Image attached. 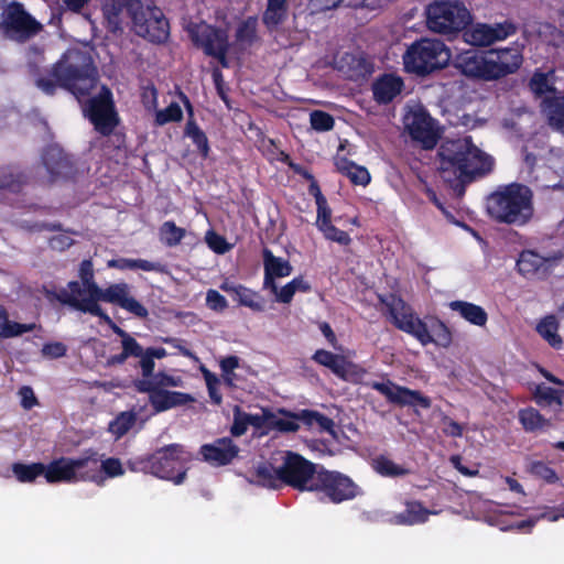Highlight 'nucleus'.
Wrapping results in <instances>:
<instances>
[{"label":"nucleus","mask_w":564,"mask_h":564,"mask_svg":"<svg viewBox=\"0 0 564 564\" xmlns=\"http://www.w3.org/2000/svg\"><path fill=\"white\" fill-rule=\"evenodd\" d=\"M438 170L456 196L462 197L466 187L490 174L495 161L480 150L470 135L444 140L438 150Z\"/></svg>","instance_id":"1"},{"label":"nucleus","mask_w":564,"mask_h":564,"mask_svg":"<svg viewBox=\"0 0 564 564\" xmlns=\"http://www.w3.org/2000/svg\"><path fill=\"white\" fill-rule=\"evenodd\" d=\"M101 11L105 28L110 33L122 31L127 15L133 32L151 43H165L170 36L169 20L154 0H104Z\"/></svg>","instance_id":"2"},{"label":"nucleus","mask_w":564,"mask_h":564,"mask_svg":"<svg viewBox=\"0 0 564 564\" xmlns=\"http://www.w3.org/2000/svg\"><path fill=\"white\" fill-rule=\"evenodd\" d=\"M98 82L97 68L89 54L67 50L50 69V77L39 76L36 86L46 95H54L57 87L72 93L79 101L88 97Z\"/></svg>","instance_id":"3"},{"label":"nucleus","mask_w":564,"mask_h":564,"mask_svg":"<svg viewBox=\"0 0 564 564\" xmlns=\"http://www.w3.org/2000/svg\"><path fill=\"white\" fill-rule=\"evenodd\" d=\"M379 302L387 308L391 323L414 337L422 346L435 344L447 348L453 341L448 326L438 317L423 321L413 308L398 294L379 295Z\"/></svg>","instance_id":"4"},{"label":"nucleus","mask_w":564,"mask_h":564,"mask_svg":"<svg viewBox=\"0 0 564 564\" xmlns=\"http://www.w3.org/2000/svg\"><path fill=\"white\" fill-rule=\"evenodd\" d=\"M317 470L313 462L299 453L285 451L282 452L279 466H274L272 460L258 464L250 482L269 489L286 485L299 491H310Z\"/></svg>","instance_id":"5"},{"label":"nucleus","mask_w":564,"mask_h":564,"mask_svg":"<svg viewBox=\"0 0 564 564\" xmlns=\"http://www.w3.org/2000/svg\"><path fill=\"white\" fill-rule=\"evenodd\" d=\"M532 189L522 183L499 185L486 198V210L497 224L523 227L534 216Z\"/></svg>","instance_id":"6"},{"label":"nucleus","mask_w":564,"mask_h":564,"mask_svg":"<svg viewBox=\"0 0 564 564\" xmlns=\"http://www.w3.org/2000/svg\"><path fill=\"white\" fill-rule=\"evenodd\" d=\"M189 454L182 444L173 443L156 449L154 453L140 456L129 462L131 470L151 474L161 479L181 485L186 478L185 464Z\"/></svg>","instance_id":"7"},{"label":"nucleus","mask_w":564,"mask_h":564,"mask_svg":"<svg viewBox=\"0 0 564 564\" xmlns=\"http://www.w3.org/2000/svg\"><path fill=\"white\" fill-rule=\"evenodd\" d=\"M449 59L451 51L444 42L427 37L414 41L403 54L405 70L417 76L445 68Z\"/></svg>","instance_id":"8"},{"label":"nucleus","mask_w":564,"mask_h":564,"mask_svg":"<svg viewBox=\"0 0 564 564\" xmlns=\"http://www.w3.org/2000/svg\"><path fill=\"white\" fill-rule=\"evenodd\" d=\"M470 21V12L458 1H434L426 8V24L435 33H457L464 30Z\"/></svg>","instance_id":"9"},{"label":"nucleus","mask_w":564,"mask_h":564,"mask_svg":"<svg viewBox=\"0 0 564 564\" xmlns=\"http://www.w3.org/2000/svg\"><path fill=\"white\" fill-rule=\"evenodd\" d=\"M310 491L321 492V501L335 505L352 500L360 495L359 486L347 475L321 467Z\"/></svg>","instance_id":"10"},{"label":"nucleus","mask_w":564,"mask_h":564,"mask_svg":"<svg viewBox=\"0 0 564 564\" xmlns=\"http://www.w3.org/2000/svg\"><path fill=\"white\" fill-rule=\"evenodd\" d=\"M83 111L94 129L104 137L111 135L120 123L112 93L106 86L98 95L86 100Z\"/></svg>","instance_id":"11"},{"label":"nucleus","mask_w":564,"mask_h":564,"mask_svg":"<svg viewBox=\"0 0 564 564\" xmlns=\"http://www.w3.org/2000/svg\"><path fill=\"white\" fill-rule=\"evenodd\" d=\"M4 34L18 42H25L39 34L43 25L20 2L13 1L1 13Z\"/></svg>","instance_id":"12"},{"label":"nucleus","mask_w":564,"mask_h":564,"mask_svg":"<svg viewBox=\"0 0 564 564\" xmlns=\"http://www.w3.org/2000/svg\"><path fill=\"white\" fill-rule=\"evenodd\" d=\"M368 386L382 394L391 404L413 408L415 414H419V408L427 410L432 405L431 398L420 390L399 386L391 380H387V382L372 381Z\"/></svg>","instance_id":"13"},{"label":"nucleus","mask_w":564,"mask_h":564,"mask_svg":"<svg viewBox=\"0 0 564 564\" xmlns=\"http://www.w3.org/2000/svg\"><path fill=\"white\" fill-rule=\"evenodd\" d=\"M524 45L512 42L509 46H496L488 51L492 82L516 74L522 66Z\"/></svg>","instance_id":"14"},{"label":"nucleus","mask_w":564,"mask_h":564,"mask_svg":"<svg viewBox=\"0 0 564 564\" xmlns=\"http://www.w3.org/2000/svg\"><path fill=\"white\" fill-rule=\"evenodd\" d=\"M435 120L426 110L419 109L404 117L405 129L413 141L420 142L423 149H433L438 140L434 127Z\"/></svg>","instance_id":"15"},{"label":"nucleus","mask_w":564,"mask_h":564,"mask_svg":"<svg viewBox=\"0 0 564 564\" xmlns=\"http://www.w3.org/2000/svg\"><path fill=\"white\" fill-rule=\"evenodd\" d=\"M188 32L193 44L203 50L206 56L215 54L218 47L229 42L227 30L205 22L192 25Z\"/></svg>","instance_id":"16"},{"label":"nucleus","mask_w":564,"mask_h":564,"mask_svg":"<svg viewBox=\"0 0 564 564\" xmlns=\"http://www.w3.org/2000/svg\"><path fill=\"white\" fill-rule=\"evenodd\" d=\"M455 67L468 78L492 82L488 51H465L456 57Z\"/></svg>","instance_id":"17"},{"label":"nucleus","mask_w":564,"mask_h":564,"mask_svg":"<svg viewBox=\"0 0 564 564\" xmlns=\"http://www.w3.org/2000/svg\"><path fill=\"white\" fill-rule=\"evenodd\" d=\"M240 448L228 437L216 438L213 443L200 446L199 453L204 460L213 466H226L238 457Z\"/></svg>","instance_id":"18"},{"label":"nucleus","mask_w":564,"mask_h":564,"mask_svg":"<svg viewBox=\"0 0 564 564\" xmlns=\"http://www.w3.org/2000/svg\"><path fill=\"white\" fill-rule=\"evenodd\" d=\"M137 391L149 394V403L158 413L186 405L194 401V398L188 393L166 389H154L149 383H142V389Z\"/></svg>","instance_id":"19"},{"label":"nucleus","mask_w":564,"mask_h":564,"mask_svg":"<svg viewBox=\"0 0 564 564\" xmlns=\"http://www.w3.org/2000/svg\"><path fill=\"white\" fill-rule=\"evenodd\" d=\"M102 302L117 304L139 318H147L148 308L137 299L129 296V285L127 283H115L104 290Z\"/></svg>","instance_id":"20"},{"label":"nucleus","mask_w":564,"mask_h":564,"mask_svg":"<svg viewBox=\"0 0 564 564\" xmlns=\"http://www.w3.org/2000/svg\"><path fill=\"white\" fill-rule=\"evenodd\" d=\"M517 28L511 22H505L490 26L487 24H478L476 28L465 33L467 42L475 46H489L496 41H501L514 34Z\"/></svg>","instance_id":"21"},{"label":"nucleus","mask_w":564,"mask_h":564,"mask_svg":"<svg viewBox=\"0 0 564 564\" xmlns=\"http://www.w3.org/2000/svg\"><path fill=\"white\" fill-rule=\"evenodd\" d=\"M42 162L52 181L58 177H69L74 173V163L70 156L58 145H48L42 154Z\"/></svg>","instance_id":"22"},{"label":"nucleus","mask_w":564,"mask_h":564,"mask_svg":"<svg viewBox=\"0 0 564 564\" xmlns=\"http://www.w3.org/2000/svg\"><path fill=\"white\" fill-rule=\"evenodd\" d=\"M82 462H72L69 457H59L45 465L44 478L48 484L75 482V467H82Z\"/></svg>","instance_id":"23"},{"label":"nucleus","mask_w":564,"mask_h":564,"mask_svg":"<svg viewBox=\"0 0 564 564\" xmlns=\"http://www.w3.org/2000/svg\"><path fill=\"white\" fill-rule=\"evenodd\" d=\"M72 462H82V467H75V482L93 481L97 485L104 484V477L99 470V456L96 451L89 449L86 454L78 458H72Z\"/></svg>","instance_id":"24"},{"label":"nucleus","mask_w":564,"mask_h":564,"mask_svg":"<svg viewBox=\"0 0 564 564\" xmlns=\"http://www.w3.org/2000/svg\"><path fill=\"white\" fill-rule=\"evenodd\" d=\"M403 86L401 77L384 74L373 83V97L379 104H389L401 94Z\"/></svg>","instance_id":"25"},{"label":"nucleus","mask_w":564,"mask_h":564,"mask_svg":"<svg viewBox=\"0 0 564 564\" xmlns=\"http://www.w3.org/2000/svg\"><path fill=\"white\" fill-rule=\"evenodd\" d=\"M185 106L188 111V120L185 124L184 135L189 138L193 144L197 148L202 158L206 159L209 154L210 148L206 133L199 128L194 119L193 107L186 96H183Z\"/></svg>","instance_id":"26"},{"label":"nucleus","mask_w":564,"mask_h":564,"mask_svg":"<svg viewBox=\"0 0 564 564\" xmlns=\"http://www.w3.org/2000/svg\"><path fill=\"white\" fill-rule=\"evenodd\" d=\"M312 360L328 368L335 376L343 380H347L348 367L352 365L346 360L345 356L325 349H317L312 356Z\"/></svg>","instance_id":"27"},{"label":"nucleus","mask_w":564,"mask_h":564,"mask_svg":"<svg viewBox=\"0 0 564 564\" xmlns=\"http://www.w3.org/2000/svg\"><path fill=\"white\" fill-rule=\"evenodd\" d=\"M430 514L431 511L420 501L411 500L405 502L404 511L392 517L391 522L397 525H414L426 522Z\"/></svg>","instance_id":"28"},{"label":"nucleus","mask_w":564,"mask_h":564,"mask_svg":"<svg viewBox=\"0 0 564 564\" xmlns=\"http://www.w3.org/2000/svg\"><path fill=\"white\" fill-rule=\"evenodd\" d=\"M448 307L452 311L457 312L462 318L475 326L482 327L487 324L488 314L485 308L477 304L456 300L449 302Z\"/></svg>","instance_id":"29"},{"label":"nucleus","mask_w":564,"mask_h":564,"mask_svg":"<svg viewBox=\"0 0 564 564\" xmlns=\"http://www.w3.org/2000/svg\"><path fill=\"white\" fill-rule=\"evenodd\" d=\"M26 175L17 166H0V194L2 192L20 193L26 184Z\"/></svg>","instance_id":"30"},{"label":"nucleus","mask_w":564,"mask_h":564,"mask_svg":"<svg viewBox=\"0 0 564 564\" xmlns=\"http://www.w3.org/2000/svg\"><path fill=\"white\" fill-rule=\"evenodd\" d=\"M84 292L88 293V297L80 299L83 305V313H88L93 316L104 317L105 311L98 304L99 301H102L104 290L101 289L94 280L89 282H85L80 284Z\"/></svg>","instance_id":"31"},{"label":"nucleus","mask_w":564,"mask_h":564,"mask_svg":"<svg viewBox=\"0 0 564 564\" xmlns=\"http://www.w3.org/2000/svg\"><path fill=\"white\" fill-rule=\"evenodd\" d=\"M544 109L549 124L555 130L564 133V93L545 98Z\"/></svg>","instance_id":"32"},{"label":"nucleus","mask_w":564,"mask_h":564,"mask_svg":"<svg viewBox=\"0 0 564 564\" xmlns=\"http://www.w3.org/2000/svg\"><path fill=\"white\" fill-rule=\"evenodd\" d=\"M84 294V290L78 281H70L67 289H61L58 292H48V296H53L59 303L68 305L72 308L83 313V305L79 296Z\"/></svg>","instance_id":"33"},{"label":"nucleus","mask_w":564,"mask_h":564,"mask_svg":"<svg viewBox=\"0 0 564 564\" xmlns=\"http://www.w3.org/2000/svg\"><path fill=\"white\" fill-rule=\"evenodd\" d=\"M264 272L278 278L289 276L293 268L289 260L275 257L269 248L262 250Z\"/></svg>","instance_id":"34"},{"label":"nucleus","mask_w":564,"mask_h":564,"mask_svg":"<svg viewBox=\"0 0 564 564\" xmlns=\"http://www.w3.org/2000/svg\"><path fill=\"white\" fill-rule=\"evenodd\" d=\"M544 263L545 259L539 253L531 250H524L520 253L517 260V269L523 276L532 278L539 273Z\"/></svg>","instance_id":"35"},{"label":"nucleus","mask_w":564,"mask_h":564,"mask_svg":"<svg viewBox=\"0 0 564 564\" xmlns=\"http://www.w3.org/2000/svg\"><path fill=\"white\" fill-rule=\"evenodd\" d=\"M536 332L554 349H561L563 339L558 335V323L553 315L545 316L536 326Z\"/></svg>","instance_id":"36"},{"label":"nucleus","mask_w":564,"mask_h":564,"mask_svg":"<svg viewBox=\"0 0 564 564\" xmlns=\"http://www.w3.org/2000/svg\"><path fill=\"white\" fill-rule=\"evenodd\" d=\"M236 42L241 46H252L258 40V18L248 17L242 20L236 29Z\"/></svg>","instance_id":"37"},{"label":"nucleus","mask_w":564,"mask_h":564,"mask_svg":"<svg viewBox=\"0 0 564 564\" xmlns=\"http://www.w3.org/2000/svg\"><path fill=\"white\" fill-rule=\"evenodd\" d=\"M518 420L522 429L528 433H534L550 424V421L533 406L520 409Z\"/></svg>","instance_id":"38"},{"label":"nucleus","mask_w":564,"mask_h":564,"mask_svg":"<svg viewBox=\"0 0 564 564\" xmlns=\"http://www.w3.org/2000/svg\"><path fill=\"white\" fill-rule=\"evenodd\" d=\"M235 300L239 305L248 307L253 312H263L265 310V300L263 296L242 284H238Z\"/></svg>","instance_id":"39"},{"label":"nucleus","mask_w":564,"mask_h":564,"mask_svg":"<svg viewBox=\"0 0 564 564\" xmlns=\"http://www.w3.org/2000/svg\"><path fill=\"white\" fill-rule=\"evenodd\" d=\"M142 383H149L154 389H164L167 387H181L183 380L178 376H171L164 371L154 372L148 379H138L134 381L135 390L142 389Z\"/></svg>","instance_id":"40"},{"label":"nucleus","mask_w":564,"mask_h":564,"mask_svg":"<svg viewBox=\"0 0 564 564\" xmlns=\"http://www.w3.org/2000/svg\"><path fill=\"white\" fill-rule=\"evenodd\" d=\"M109 268H115L119 270H143L147 272L150 271H161L162 265L159 262H152L144 259H128V258H119L112 259L108 261Z\"/></svg>","instance_id":"41"},{"label":"nucleus","mask_w":564,"mask_h":564,"mask_svg":"<svg viewBox=\"0 0 564 564\" xmlns=\"http://www.w3.org/2000/svg\"><path fill=\"white\" fill-rule=\"evenodd\" d=\"M12 473L20 482H33L37 477L44 476L45 464L43 463H14L12 464Z\"/></svg>","instance_id":"42"},{"label":"nucleus","mask_w":564,"mask_h":564,"mask_svg":"<svg viewBox=\"0 0 564 564\" xmlns=\"http://www.w3.org/2000/svg\"><path fill=\"white\" fill-rule=\"evenodd\" d=\"M533 397L536 403L540 405H551L555 403L558 406H562L564 390H556L554 388L545 386L544 383H540L535 387L533 391Z\"/></svg>","instance_id":"43"},{"label":"nucleus","mask_w":564,"mask_h":564,"mask_svg":"<svg viewBox=\"0 0 564 564\" xmlns=\"http://www.w3.org/2000/svg\"><path fill=\"white\" fill-rule=\"evenodd\" d=\"M373 468L378 474L384 477H400L409 474L406 468L395 464L383 455L373 459Z\"/></svg>","instance_id":"44"},{"label":"nucleus","mask_w":564,"mask_h":564,"mask_svg":"<svg viewBox=\"0 0 564 564\" xmlns=\"http://www.w3.org/2000/svg\"><path fill=\"white\" fill-rule=\"evenodd\" d=\"M137 415L133 412H121L109 424V431L116 435L117 438L126 435L134 425Z\"/></svg>","instance_id":"45"},{"label":"nucleus","mask_w":564,"mask_h":564,"mask_svg":"<svg viewBox=\"0 0 564 564\" xmlns=\"http://www.w3.org/2000/svg\"><path fill=\"white\" fill-rule=\"evenodd\" d=\"M122 351L117 355H111L107 364L109 366L123 365L129 357H134L141 354V345L137 341V339L130 340H121Z\"/></svg>","instance_id":"46"},{"label":"nucleus","mask_w":564,"mask_h":564,"mask_svg":"<svg viewBox=\"0 0 564 564\" xmlns=\"http://www.w3.org/2000/svg\"><path fill=\"white\" fill-rule=\"evenodd\" d=\"M160 231L165 245L170 247L178 245L185 236V230L172 220L163 223Z\"/></svg>","instance_id":"47"},{"label":"nucleus","mask_w":564,"mask_h":564,"mask_svg":"<svg viewBox=\"0 0 564 564\" xmlns=\"http://www.w3.org/2000/svg\"><path fill=\"white\" fill-rule=\"evenodd\" d=\"M183 119V110L181 106L173 101L166 108L156 111L155 122L159 126H164L170 122H178Z\"/></svg>","instance_id":"48"},{"label":"nucleus","mask_w":564,"mask_h":564,"mask_svg":"<svg viewBox=\"0 0 564 564\" xmlns=\"http://www.w3.org/2000/svg\"><path fill=\"white\" fill-rule=\"evenodd\" d=\"M311 127L315 131L326 132L334 128L335 120L332 115L323 110H314L310 115Z\"/></svg>","instance_id":"49"},{"label":"nucleus","mask_w":564,"mask_h":564,"mask_svg":"<svg viewBox=\"0 0 564 564\" xmlns=\"http://www.w3.org/2000/svg\"><path fill=\"white\" fill-rule=\"evenodd\" d=\"M35 328V324H21L18 322H11L9 319L2 324L0 329V337L11 338L20 336L24 333L32 332Z\"/></svg>","instance_id":"50"},{"label":"nucleus","mask_w":564,"mask_h":564,"mask_svg":"<svg viewBox=\"0 0 564 564\" xmlns=\"http://www.w3.org/2000/svg\"><path fill=\"white\" fill-rule=\"evenodd\" d=\"M286 17V10L280 11L275 8L267 7L262 14V22L269 31H273L285 21Z\"/></svg>","instance_id":"51"},{"label":"nucleus","mask_w":564,"mask_h":564,"mask_svg":"<svg viewBox=\"0 0 564 564\" xmlns=\"http://www.w3.org/2000/svg\"><path fill=\"white\" fill-rule=\"evenodd\" d=\"M319 231L323 232L325 239L338 242L343 246H348L351 242V238L347 231H344L332 223L325 227H321Z\"/></svg>","instance_id":"52"},{"label":"nucleus","mask_w":564,"mask_h":564,"mask_svg":"<svg viewBox=\"0 0 564 564\" xmlns=\"http://www.w3.org/2000/svg\"><path fill=\"white\" fill-rule=\"evenodd\" d=\"M531 473L549 484H554L558 480V477L553 468H551L544 462H534L531 465Z\"/></svg>","instance_id":"53"},{"label":"nucleus","mask_w":564,"mask_h":564,"mask_svg":"<svg viewBox=\"0 0 564 564\" xmlns=\"http://www.w3.org/2000/svg\"><path fill=\"white\" fill-rule=\"evenodd\" d=\"M100 473L102 471L107 477L115 478L122 476L124 474V469L119 458L109 457L101 462L99 466Z\"/></svg>","instance_id":"54"},{"label":"nucleus","mask_w":564,"mask_h":564,"mask_svg":"<svg viewBox=\"0 0 564 564\" xmlns=\"http://www.w3.org/2000/svg\"><path fill=\"white\" fill-rule=\"evenodd\" d=\"M135 358H139V366L141 368L142 378L141 379H148L154 373L155 368V361L154 357L149 352V350L143 348L141 346V354L138 356H134Z\"/></svg>","instance_id":"55"},{"label":"nucleus","mask_w":564,"mask_h":564,"mask_svg":"<svg viewBox=\"0 0 564 564\" xmlns=\"http://www.w3.org/2000/svg\"><path fill=\"white\" fill-rule=\"evenodd\" d=\"M248 422L245 416V412L241 411L239 406H236L234 410V422L230 427V433L235 437H239L243 435L248 430Z\"/></svg>","instance_id":"56"},{"label":"nucleus","mask_w":564,"mask_h":564,"mask_svg":"<svg viewBox=\"0 0 564 564\" xmlns=\"http://www.w3.org/2000/svg\"><path fill=\"white\" fill-rule=\"evenodd\" d=\"M530 88L536 95H543L547 91L553 90V88L549 85L547 76L544 73H534L530 79Z\"/></svg>","instance_id":"57"},{"label":"nucleus","mask_w":564,"mask_h":564,"mask_svg":"<svg viewBox=\"0 0 564 564\" xmlns=\"http://www.w3.org/2000/svg\"><path fill=\"white\" fill-rule=\"evenodd\" d=\"M207 306L216 312H223L228 307V302L224 295L216 290H208L206 293Z\"/></svg>","instance_id":"58"},{"label":"nucleus","mask_w":564,"mask_h":564,"mask_svg":"<svg viewBox=\"0 0 564 564\" xmlns=\"http://www.w3.org/2000/svg\"><path fill=\"white\" fill-rule=\"evenodd\" d=\"M346 177H348L349 181L354 185H361V186H367L370 183V181H371V176H370L369 171L365 166H361V165H358V164L355 165V169H352L347 174Z\"/></svg>","instance_id":"59"},{"label":"nucleus","mask_w":564,"mask_h":564,"mask_svg":"<svg viewBox=\"0 0 564 564\" xmlns=\"http://www.w3.org/2000/svg\"><path fill=\"white\" fill-rule=\"evenodd\" d=\"M343 61H345L350 66V68L352 70V73L350 74V77L364 75L368 70L366 58L362 56H355L352 54H346L343 57Z\"/></svg>","instance_id":"60"},{"label":"nucleus","mask_w":564,"mask_h":564,"mask_svg":"<svg viewBox=\"0 0 564 564\" xmlns=\"http://www.w3.org/2000/svg\"><path fill=\"white\" fill-rule=\"evenodd\" d=\"M317 206V217H316V227L318 230L321 227H325L332 223V209L328 206L327 199L323 203L316 204Z\"/></svg>","instance_id":"61"},{"label":"nucleus","mask_w":564,"mask_h":564,"mask_svg":"<svg viewBox=\"0 0 564 564\" xmlns=\"http://www.w3.org/2000/svg\"><path fill=\"white\" fill-rule=\"evenodd\" d=\"M19 395L21 398V405L25 410H31L37 404V399L30 386H22L19 389Z\"/></svg>","instance_id":"62"},{"label":"nucleus","mask_w":564,"mask_h":564,"mask_svg":"<svg viewBox=\"0 0 564 564\" xmlns=\"http://www.w3.org/2000/svg\"><path fill=\"white\" fill-rule=\"evenodd\" d=\"M442 422L445 425L443 429V432L446 435L452 436V437H462L463 436L464 429H463L462 424L454 421L453 419H451L447 415H444L442 417Z\"/></svg>","instance_id":"63"},{"label":"nucleus","mask_w":564,"mask_h":564,"mask_svg":"<svg viewBox=\"0 0 564 564\" xmlns=\"http://www.w3.org/2000/svg\"><path fill=\"white\" fill-rule=\"evenodd\" d=\"M42 351L45 356L56 359L65 356L67 348L63 343L55 341L45 344Z\"/></svg>","instance_id":"64"}]
</instances>
